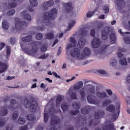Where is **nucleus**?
I'll return each mask as SVG.
<instances>
[{
  "instance_id": "nucleus-64",
  "label": "nucleus",
  "mask_w": 130,
  "mask_h": 130,
  "mask_svg": "<svg viewBox=\"0 0 130 130\" xmlns=\"http://www.w3.org/2000/svg\"><path fill=\"white\" fill-rule=\"evenodd\" d=\"M13 127L12 125H9L7 127L6 130H13Z\"/></svg>"
},
{
  "instance_id": "nucleus-62",
  "label": "nucleus",
  "mask_w": 130,
  "mask_h": 130,
  "mask_svg": "<svg viewBox=\"0 0 130 130\" xmlns=\"http://www.w3.org/2000/svg\"><path fill=\"white\" fill-rule=\"evenodd\" d=\"M36 29L38 30V31H43L44 30V27L37 26Z\"/></svg>"
},
{
  "instance_id": "nucleus-13",
  "label": "nucleus",
  "mask_w": 130,
  "mask_h": 130,
  "mask_svg": "<svg viewBox=\"0 0 130 130\" xmlns=\"http://www.w3.org/2000/svg\"><path fill=\"white\" fill-rule=\"evenodd\" d=\"M68 93L71 99H73L74 100H77V99H78V98L77 97V92L73 91L72 88H70Z\"/></svg>"
},
{
  "instance_id": "nucleus-10",
  "label": "nucleus",
  "mask_w": 130,
  "mask_h": 130,
  "mask_svg": "<svg viewBox=\"0 0 130 130\" xmlns=\"http://www.w3.org/2000/svg\"><path fill=\"white\" fill-rule=\"evenodd\" d=\"M54 4V2L53 1V0H50L48 2H45L43 4V10L44 11H47V10H48V7H51V6H53Z\"/></svg>"
},
{
  "instance_id": "nucleus-12",
  "label": "nucleus",
  "mask_w": 130,
  "mask_h": 130,
  "mask_svg": "<svg viewBox=\"0 0 130 130\" xmlns=\"http://www.w3.org/2000/svg\"><path fill=\"white\" fill-rule=\"evenodd\" d=\"M100 40L97 38H94L91 42V45L93 48H98L100 46Z\"/></svg>"
},
{
  "instance_id": "nucleus-43",
  "label": "nucleus",
  "mask_w": 130,
  "mask_h": 130,
  "mask_svg": "<svg viewBox=\"0 0 130 130\" xmlns=\"http://www.w3.org/2000/svg\"><path fill=\"white\" fill-rule=\"evenodd\" d=\"M82 36H86L88 33V31L86 30L85 28H82L81 29Z\"/></svg>"
},
{
  "instance_id": "nucleus-52",
  "label": "nucleus",
  "mask_w": 130,
  "mask_h": 130,
  "mask_svg": "<svg viewBox=\"0 0 130 130\" xmlns=\"http://www.w3.org/2000/svg\"><path fill=\"white\" fill-rule=\"evenodd\" d=\"M15 42H16V38H15V37L11 38L10 44H12V45H14V44H15Z\"/></svg>"
},
{
  "instance_id": "nucleus-37",
  "label": "nucleus",
  "mask_w": 130,
  "mask_h": 130,
  "mask_svg": "<svg viewBox=\"0 0 130 130\" xmlns=\"http://www.w3.org/2000/svg\"><path fill=\"white\" fill-rule=\"evenodd\" d=\"M112 103L111 100H106L103 102V106H107L109 104H110Z\"/></svg>"
},
{
  "instance_id": "nucleus-50",
  "label": "nucleus",
  "mask_w": 130,
  "mask_h": 130,
  "mask_svg": "<svg viewBox=\"0 0 130 130\" xmlns=\"http://www.w3.org/2000/svg\"><path fill=\"white\" fill-rule=\"evenodd\" d=\"M49 56V54H44L43 55H41L39 57V58L41 59H45L46 58H47Z\"/></svg>"
},
{
  "instance_id": "nucleus-21",
  "label": "nucleus",
  "mask_w": 130,
  "mask_h": 130,
  "mask_svg": "<svg viewBox=\"0 0 130 130\" xmlns=\"http://www.w3.org/2000/svg\"><path fill=\"white\" fill-rule=\"evenodd\" d=\"M9 113V110L6 107H3L2 110L0 111V115L1 116H6L7 114Z\"/></svg>"
},
{
  "instance_id": "nucleus-61",
  "label": "nucleus",
  "mask_w": 130,
  "mask_h": 130,
  "mask_svg": "<svg viewBox=\"0 0 130 130\" xmlns=\"http://www.w3.org/2000/svg\"><path fill=\"white\" fill-rule=\"evenodd\" d=\"M90 35L92 37H95V29H92L90 31Z\"/></svg>"
},
{
  "instance_id": "nucleus-38",
  "label": "nucleus",
  "mask_w": 130,
  "mask_h": 130,
  "mask_svg": "<svg viewBox=\"0 0 130 130\" xmlns=\"http://www.w3.org/2000/svg\"><path fill=\"white\" fill-rule=\"evenodd\" d=\"M73 107L76 109H80V104L78 103L77 102H74L72 104Z\"/></svg>"
},
{
  "instance_id": "nucleus-51",
  "label": "nucleus",
  "mask_w": 130,
  "mask_h": 130,
  "mask_svg": "<svg viewBox=\"0 0 130 130\" xmlns=\"http://www.w3.org/2000/svg\"><path fill=\"white\" fill-rule=\"evenodd\" d=\"M78 113H79L78 110H76L75 111H70V114H71V115H77V114H78Z\"/></svg>"
},
{
  "instance_id": "nucleus-6",
  "label": "nucleus",
  "mask_w": 130,
  "mask_h": 130,
  "mask_svg": "<svg viewBox=\"0 0 130 130\" xmlns=\"http://www.w3.org/2000/svg\"><path fill=\"white\" fill-rule=\"evenodd\" d=\"M15 29L16 30H23L25 29L27 26H28V23L25 21H21L19 18H16L15 19Z\"/></svg>"
},
{
  "instance_id": "nucleus-16",
  "label": "nucleus",
  "mask_w": 130,
  "mask_h": 130,
  "mask_svg": "<svg viewBox=\"0 0 130 130\" xmlns=\"http://www.w3.org/2000/svg\"><path fill=\"white\" fill-rule=\"evenodd\" d=\"M7 69H8V65L6 63L2 62L0 61V74L6 72Z\"/></svg>"
},
{
  "instance_id": "nucleus-47",
  "label": "nucleus",
  "mask_w": 130,
  "mask_h": 130,
  "mask_svg": "<svg viewBox=\"0 0 130 130\" xmlns=\"http://www.w3.org/2000/svg\"><path fill=\"white\" fill-rule=\"evenodd\" d=\"M103 10L105 14H108L109 13V8L108 6H105L103 8Z\"/></svg>"
},
{
  "instance_id": "nucleus-49",
  "label": "nucleus",
  "mask_w": 130,
  "mask_h": 130,
  "mask_svg": "<svg viewBox=\"0 0 130 130\" xmlns=\"http://www.w3.org/2000/svg\"><path fill=\"white\" fill-rule=\"evenodd\" d=\"M36 39L38 40H41L42 38H43V36L42 35V34H38L36 36Z\"/></svg>"
},
{
  "instance_id": "nucleus-34",
  "label": "nucleus",
  "mask_w": 130,
  "mask_h": 130,
  "mask_svg": "<svg viewBox=\"0 0 130 130\" xmlns=\"http://www.w3.org/2000/svg\"><path fill=\"white\" fill-rule=\"evenodd\" d=\"M80 95L81 96V100H85V96H86V92L84 91L83 89H82L80 90Z\"/></svg>"
},
{
  "instance_id": "nucleus-24",
  "label": "nucleus",
  "mask_w": 130,
  "mask_h": 130,
  "mask_svg": "<svg viewBox=\"0 0 130 130\" xmlns=\"http://www.w3.org/2000/svg\"><path fill=\"white\" fill-rule=\"evenodd\" d=\"M83 87V81H80L77 83L76 85L74 86V90H79Z\"/></svg>"
},
{
  "instance_id": "nucleus-32",
  "label": "nucleus",
  "mask_w": 130,
  "mask_h": 130,
  "mask_svg": "<svg viewBox=\"0 0 130 130\" xmlns=\"http://www.w3.org/2000/svg\"><path fill=\"white\" fill-rule=\"evenodd\" d=\"M30 5L31 7H35L38 5L37 0H29Z\"/></svg>"
},
{
  "instance_id": "nucleus-1",
  "label": "nucleus",
  "mask_w": 130,
  "mask_h": 130,
  "mask_svg": "<svg viewBox=\"0 0 130 130\" xmlns=\"http://www.w3.org/2000/svg\"><path fill=\"white\" fill-rule=\"evenodd\" d=\"M86 43V39L81 38L77 44L78 48L72 49L70 52V54L73 57H77L78 59H84L86 58V56H89L91 54V50L88 48H85L83 52H82V48L84 47V45Z\"/></svg>"
},
{
  "instance_id": "nucleus-25",
  "label": "nucleus",
  "mask_w": 130,
  "mask_h": 130,
  "mask_svg": "<svg viewBox=\"0 0 130 130\" xmlns=\"http://www.w3.org/2000/svg\"><path fill=\"white\" fill-rule=\"evenodd\" d=\"M107 111H109V112H111L112 113H114L115 111V107L113 105H110L107 108Z\"/></svg>"
},
{
  "instance_id": "nucleus-35",
  "label": "nucleus",
  "mask_w": 130,
  "mask_h": 130,
  "mask_svg": "<svg viewBox=\"0 0 130 130\" xmlns=\"http://www.w3.org/2000/svg\"><path fill=\"white\" fill-rule=\"evenodd\" d=\"M75 24H76V21L75 20H72L71 23H69V26L68 27V30H71L72 29V27H74L75 26Z\"/></svg>"
},
{
  "instance_id": "nucleus-3",
  "label": "nucleus",
  "mask_w": 130,
  "mask_h": 130,
  "mask_svg": "<svg viewBox=\"0 0 130 130\" xmlns=\"http://www.w3.org/2000/svg\"><path fill=\"white\" fill-rule=\"evenodd\" d=\"M37 42L32 41L30 43V46L31 47V50L30 49V48L28 47H25L23 46V44H20V46L21 48V49L26 53V54H28V55H31L32 54H35L37 51H38V48L37 47Z\"/></svg>"
},
{
  "instance_id": "nucleus-39",
  "label": "nucleus",
  "mask_w": 130,
  "mask_h": 130,
  "mask_svg": "<svg viewBox=\"0 0 130 130\" xmlns=\"http://www.w3.org/2000/svg\"><path fill=\"white\" fill-rule=\"evenodd\" d=\"M6 123V119L5 118H0V127H3Z\"/></svg>"
},
{
  "instance_id": "nucleus-17",
  "label": "nucleus",
  "mask_w": 130,
  "mask_h": 130,
  "mask_svg": "<svg viewBox=\"0 0 130 130\" xmlns=\"http://www.w3.org/2000/svg\"><path fill=\"white\" fill-rule=\"evenodd\" d=\"M105 114V113L103 110H99L98 112L95 113L94 117L95 119H99L101 117H103V115Z\"/></svg>"
},
{
  "instance_id": "nucleus-45",
  "label": "nucleus",
  "mask_w": 130,
  "mask_h": 130,
  "mask_svg": "<svg viewBox=\"0 0 130 130\" xmlns=\"http://www.w3.org/2000/svg\"><path fill=\"white\" fill-rule=\"evenodd\" d=\"M15 13H16V11H15L14 9H12L7 12V15L8 16H13L15 14Z\"/></svg>"
},
{
  "instance_id": "nucleus-33",
  "label": "nucleus",
  "mask_w": 130,
  "mask_h": 130,
  "mask_svg": "<svg viewBox=\"0 0 130 130\" xmlns=\"http://www.w3.org/2000/svg\"><path fill=\"white\" fill-rule=\"evenodd\" d=\"M18 116L19 112L15 111L12 114V119H13V120H16V119H18Z\"/></svg>"
},
{
  "instance_id": "nucleus-20",
  "label": "nucleus",
  "mask_w": 130,
  "mask_h": 130,
  "mask_svg": "<svg viewBox=\"0 0 130 130\" xmlns=\"http://www.w3.org/2000/svg\"><path fill=\"white\" fill-rule=\"evenodd\" d=\"M110 39L111 44H114L116 42V35L115 33H112L110 35Z\"/></svg>"
},
{
  "instance_id": "nucleus-53",
  "label": "nucleus",
  "mask_w": 130,
  "mask_h": 130,
  "mask_svg": "<svg viewBox=\"0 0 130 130\" xmlns=\"http://www.w3.org/2000/svg\"><path fill=\"white\" fill-rule=\"evenodd\" d=\"M8 7L11 8H15V7H17V4L16 3H9L8 5Z\"/></svg>"
},
{
  "instance_id": "nucleus-59",
  "label": "nucleus",
  "mask_w": 130,
  "mask_h": 130,
  "mask_svg": "<svg viewBox=\"0 0 130 130\" xmlns=\"http://www.w3.org/2000/svg\"><path fill=\"white\" fill-rule=\"evenodd\" d=\"M126 84H130V74L127 76L126 78Z\"/></svg>"
},
{
  "instance_id": "nucleus-18",
  "label": "nucleus",
  "mask_w": 130,
  "mask_h": 130,
  "mask_svg": "<svg viewBox=\"0 0 130 130\" xmlns=\"http://www.w3.org/2000/svg\"><path fill=\"white\" fill-rule=\"evenodd\" d=\"M97 6H98V7H96L95 8L94 11H89L87 13L86 16H87V18H91V17H92V16L94 14H95V13L96 12H97V11H98V9H99V8H100V5H99V4H97Z\"/></svg>"
},
{
  "instance_id": "nucleus-14",
  "label": "nucleus",
  "mask_w": 130,
  "mask_h": 130,
  "mask_svg": "<svg viewBox=\"0 0 130 130\" xmlns=\"http://www.w3.org/2000/svg\"><path fill=\"white\" fill-rule=\"evenodd\" d=\"M65 11L67 13H71L73 11L74 8L72 6V3L69 2L64 4Z\"/></svg>"
},
{
  "instance_id": "nucleus-22",
  "label": "nucleus",
  "mask_w": 130,
  "mask_h": 130,
  "mask_svg": "<svg viewBox=\"0 0 130 130\" xmlns=\"http://www.w3.org/2000/svg\"><path fill=\"white\" fill-rule=\"evenodd\" d=\"M32 36L28 35L22 38V42H31L32 41Z\"/></svg>"
},
{
  "instance_id": "nucleus-29",
  "label": "nucleus",
  "mask_w": 130,
  "mask_h": 130,
  "mask_svg": "<svg viewBox=\"0 0 130 130\" xmlns=\"http://www.w3.org/2000/svg\"><path fill=\"white\" fill-rule=\"evenodd\" d=\"M27 118L28 120H29V121H35V120H36L35 116L32 114H29L27 116Z\"/></svg>"
},
{
  "instance_id": "nucleus-5",
  "label": "nucleus",
  "mask_w": 130,
  "mask_h": 130,
  "mask_svg": "<svg viewBox=\"0 0 130 130\" xmlns=\"http://www.w3.org/2000/svg\"><path fill=\"white\" fill-rule=\"evenodd\" d=\"M118 57L120 59L119 60L121 66H127L126 59L124 57V55L122 54V52H126V49L124 48H119L118 50Z\"/></svg>"
},
{
  "instance_id": "nucleus-46",
  "label": "nucleus",
  "mask_w": 130,
  "mask_h": 130,
  "mask_svg": "<svg viewBox=\"0 0 130 130\" xmlns=\"http://www.w3.org/2000/svg\"><path fill=\"white\" fill-rule=\"evenodd\" d=\"M88 113H89V110L86 108H83L81 109L82 114L86 115V114H88Z\"/></svg>"
},
{
  "instance_id": "nucleus-23",
  "label": "nucleus",
  "mask_w": 130,
  "mask_h": 130,
  "mask_svg": "<svg viewBox=\"0 0 130 130\" xmlns=\"http://www.w3.org/2000/svg\"><path fill=\"white\" fill-rule=\"evenodd\" d=\"M2 28L5 31H7L9 29V22L6 19L4 20L2 22Z\"/></svg>"
},
{
  "instance_id": "nucleus-2",
  "label": "nucleus",
  "mask_w": 130,
  "mask_h": 130,
  "mask_svg": "<svg viewBox=\"0 0 130 130\" xmlns=\"http://www.w3.org/2000/svg\"><path fill=\"white\" fill-rule=\"evenodd\" d=\"M56 16H57L56 8H53L49 12H44L43 14V23L47 26H49L50 24V21L56 18Z\"/></svg>"
},
{
  "instance_id": "nucleus-7",
  "label": "nucleus",
  "mask_w": 130,
  "mask_h": 130,
  "mask_svg": "<svg viewBox=\"0 0 130 130\" xmlns=\"http://www.w3.org/2000/svg\"><path fill=\"white\" fill-rule=\"evenodd\" d=\"M87 100L88 103L90 104H94V105H99L100 102L98 100V98L92 94H89L87 96Z\"/></svg>"
},
{
  "instance_id": "nucleus-56",
  "label": "nucleus",
  "mask_w": 130,
  "mask_h": 130,
  "mask_svg": "<svg viewBox=\"0 0 130 130\" xmlns=\"http://www.w3.org/2000/svg\"><path fill=\"white\" fill-rule=\"evenodd\" d=\"M10 103L11 105H15V104H17V101H16L14 99H11L10 100Z\"/></svg>"
},
{
  "instance_id": "nucleus-15",
  "label": "nucleus",
  "mask_w": 130,
  "mask_h": 130,
  "mask_svg": "<svg viewBox=\"0 0 130 130\" xmlns=\"http://www.w3.org/2000/svg\"><path fill=\"white\" fill-rule=\"evenodd\" d=\"M64 99V96L63 95H61L60 94L58 95L56 99V107H59V104H60V102H61Z\"/></svg>"
},
{
  "instance_id": "nucleus-36",
  "label": "nucleus",
  "mask_w": 130,
  "mask_h": 130,
  "mask_svg": "<svg viewBox=\"0 0 130 130\" xmlns=\"http://www.w3.org/2000/svg\"><path fill=\"white\" fill-rule=\"evenodd\" d=\"M29 125L31 126V123H27L26 125L19 127V130H27L28 129V126Z\"/></svg>"
},
{
  "instance_id": "nucleus-9",
  "label": "nucleus",
  "mask_w": 130,
  "mask_h": 130,
  "mask_svg": "<svg viewBox=\"0 0 130 130\" xmlns=\"http://www.w3.org/2000/svg\"><path fill=\"white\" fill-rule=\"evenodd\" d=\"M27 13L28 12L27 10H23L22 12H21L20 16H21V17H23L24 20H27V21L30 22V21L32 20V18L31 17V15H30L29 14H27Z\"/></svg>"
},
{
  "instance_id": "nucleus-27",
  "label": "nucleus",
  "mask_w": 130,
  "mask_h": 130,
  "mask_svg": "<svg viewBox=\"0 0 130 130\" xmlns=\"http://www.w3.org/2000/svg\"><path fill=\"white\" fill-rule=\"evenodd\" d=\"M108 46H109V45H103L101 47V49H100V53H101V54H103V53H105V52H106V48H107V47H108Z\"/></svg>"
},
{
  "instance_id": "nucleus-26",
  "label": "nucleus",
  "mask_w": 130,
  "mask_h": 130,
  "mask_svg": "<svg viewBox=\"0 0 130 130\" xmlns=\"http://www.w3.org/2000/svg\"><path fill=\"white\" fill-rule=\"evenodd\" d=\"M46 39H48L49 40H51L54 38V34L53 32H49L45 35Z\"/></svg>"
},
{
  "instance_id": "nucleus-41",
  "label": "nucleus",
  "mask_w": 130,
  "mask_h": 130,
  "mask_svg": "<svg viewBox=\"0 0 130 130\" xmlns=\"http://www.w3.org/2000/svg\"><path fill=\"white\" fill-rule=\"evenodd\" d=\"M49 117V116L48 115V113H45L44 114V122L46 123L47 121H48V118Z\"/></svg>"
},
{
  "instance_id": "nucleus-8",
  "label": "nucleus",
  "mask_w": 130,
  "mask_h": 130,
  "mask_svg": "<svg viewBox=\"0 0 130 130\" xmlns=\"http://www.w3.org/2000/svg\"><path fill=\"white\" fill-rule=\"evenodd\" d=\"M60 122V118L56 115L53 116L50 122V125L53 126L55 124H58Z\"/></svg>"
},
{
  "instance_id": "nucleus-4",
  "label": "nucleus",
  "mask_w": 130,
  "mask_h": 130,
  "mask_svg": "<svg viewBox=\"0 0 130 130\" xmlns=\"http://www.w3.org/2000/svg\"><path fill=\"white\" fill-rule=\"evenodd\" d=\"M22 104L26 107V108H30V112H35L36 111V109L37 108V106H38V104L36 101H32L31 103H30L29 101L26 99H25L24 101H21Z\"/></svg>"
},
{
  "instance_id": "nucleus-55",
  "label": "nucleus",
  "mask_w": 130,
  "mask_h": 130,
  "mask_svg": "<svg viewBox=\"0 0 130 130\" xmlns=\"http://www.w3.org/2000/svg\"><path fill=\"white\" fill-rule=\"evenodd\" d=\"M40 50H41V52H45V51H46L47 50V48H46V47H45L44 46H42L41 47Z\"/></svg>"
},
{
  "instance_id": "nucleus-28",
  "label": "nucleus",
  "mask_w": 130,
  "mask_h": 130,
  "mask_svg": "<svg viewBox=\"0 0 130 130\" xmlns=\"http://www.w3.org/2000/svg\"><path fill=\"white\" fill-rule=\"evenodd\" d=\"M108 38V36L107 35V32L105 30H102V39L103 40H106Z\"/></svg>"
},
{
  "instance_id": "nucleus-30",
  "label": "nucleus",
  "mask_w": 130,
  "mask_h": 130,
  "mask_svg": "<svg viewBox=\"0 0 130 130\" xmlns=\"http://www.w3.org/2000/svg\"><path fill=\"white\" fill-rule=\"evenodd\" d=\"M96 95L98 97H100V98H106V97H107L106 92H98Z\"/></svg>"
},
{
  "instance_id": "nucleus-60",
  "label": "nucleus",
  "mask_w": 130,
  "mask_h": 130,
  "mask_svg": "<svg viewBox=\"0 0 130 130\" xmlns=\"http://www.w3.org/2000/svg\"><path fill=\"white\" fill-rule=\"evenodd\" d=\"M126 101L127 105H130V96H126Z\"/></svg>"
},
{
  "instance_id": "nucleus-19",
  "label": "nucleus",
  "mask_w": 130,
  "mask_h": 130,
  "mask_svg": "<svg viewBox=\"0 0 130 130\" xmlns=\"http://www.w3.org/2000/svg\"><path fill=\"white\" fill-rule=\"evenodd\" d=\"M114 129V124L110 123L106 125L103 126V130H112Z\"/></svg>"
},
{
  "instance_id": "nucleus-57",
  "label": "nucleus",
  "mask_w": 130,
  "mask_h": 130,
  "mask_svg": "<svg viewBox=\"0 0 130 130\" xmlns=\"http://www.w3.org/2000/svg\"><path fill=\"white\" fill-rule=\"evenodd\" d=\"M117 63V61L115 60V59H113V61L110 63L111 66L112 67H115L116 66V63Z\"/></svg>"
},
{
  "instance_id": "nucleus-54",
  "label": "nucleus",
  "mask_w": 130,
  "mask_h": 130,
  "mask_svg": "<svg viewBox=\"0 0 130 130\" xmlns=\"http://www.w3.org/2000/svg\"><path fill=\"white\" fill-rule=\"evenodd\" d=\"M70 42L72 43L73 46H76V40L74 38H70Z\"/></svg>"
},
{
  "instance_id": "nucleus-48",
  "label": "nucleus",
  "mask_w": 130,
  "mask_h": 130,
  "mask_svg": "<svg viewBox=\"0 0 130 130\" xmlns=\"http://www.w3.org/2000/svg\"><path fill=\"white\" fill-rule=\"evenodd\" d=\"M11 47L10 46H7V51H6V53L7 55L9 56V55H11Z\"/></svg>"
},
{
  "instance_id": "nucleus-31",
  "label": "nucleus",
  "mask_w": 130,
  "mask_h": 130,
  "mask_svg": "<svg viewBox=\"0 0 130 130\" xmlns=\"http://www.w3.org/2000/svg\"><path fill=\"white\" fill-rule=\"evenodd\" d=\"M61 108L63 112H64V111H67V110H68L69 106L66 104V103H62L61 104Z\"/></svg>"
},
{
  "instance_id": "nucleus-11",
  "label": "nucleus",
  "mask_w": 130,
  "mask_h": 130,
  "mask_svg": "<svg viewBox=\"0 0 130 130\" xmlns=\"http://www.w3.org/2000/svg\"><path fill=\"white\" fill-rule=\"evenodd\" d=\"M116 107L117 110H118V114H113L112 115V119H114V121L118 118V116L119 115V113H120V103L118 102L116 103Z\"/></svg>"
},
{
  "instance_id": "nucleus-58",
  "label": "nucleus",
  "mask_w": 130,
  "mask_h": 130,
  "mask_svg": "<svg viewBox=\"0 0 130 130\" xmlns=\"http://www.w3.org/2000/svg\"><path fill=\"white\" fill-rule=\"evenodd\" d=\"M98 73H99V74H101V75H107V73L105 71L98 70Z\"/></svg>"
},
{
  "instance_id": "nucleus-44",
  "label": "nucleus",
  "mask_w": 130,
  "mask_h": 130,
  "mask_svg": "<svg viewBox=\"0 0 130 130\" xmlns=\"http://www.w3.org/2000/svg\"><path fill=\"white\" fill-rule=\"evenodd\" d=\"M18 122L19 124H24L25 123V119L19 117L18 120Z\"/></svg>"
},
{
  "instance_id": "nucleus-40",
  "label": "nucleus",
  "mask_w": 130,
  "mask_h": 130,
  "mask_svg": "<svg viewBox=\"0 0 130 130\" xmlns=\"http://www.w3.org/2000/svg\"><path fill=\"white\" fill-rule=\"evenodd\" d=\"M123 40L126 44H130V37L127 36L123 38Z\"/></svg>"
},
{
  "instance_id": "nucleus-63",
  "label": "nucleus",
  "mask_w": 130,
  "mask_h": 130,
  "mask_svg": "<svg viewBox=\"0 0 130 130\" xmlns=\"http://www.w3.org/2000/svg\"><path fill=\"white\" fill-rule=\"evenodd\" d=\"M5 46H6V44H5L4 43L1 42L0 44V50H2V49H3Z\"/></svg>"
},
{
  "instance_id": "nucleus-42",
  "label": "nucleus",
  "mask_w": 130,
  "mask_h": 130,
  "mask_svg": "<svg viewBox=\"0 0 130 130\" xmlns=\"http://www.w3.org/2000/svg\"><path fill=\"white\" fill-rule=\"evenodd\" d=\"M88 91L91 94H95V87L91 85V86L88 89Z\"/></svg>"
}]
</instances>
